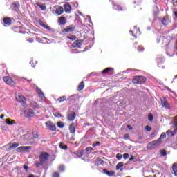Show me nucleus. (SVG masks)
Returning a JSON list of instances; mask_svg holds the SVG:
<instances>
[{"label": "nucleus", "mask_w": 177, "mask_h": 177, "mask_svg": "<svg viewBox=\"0 0 177 177\" xmlns=\"http://www.w3.org/2000/svg\"><path fill=\"white\" fill-rule=\"evenodd\" d=\"M172 169L175 176H177V165L176 164L173 165Z\"/></svg>", "instance_id": "c756f323"}, {"label": "nucleus", "mask_w": 177, "mask_h": 177, "mask_svg": "<svg viewBox=\"0 0 177 177\" xmlns=\"http://www.w3.org/2000/svg\"><path fill=\"white\" fill-rule=\"evenodd\" d=\"M24 169H25V171H26V172H28V166L24 165Z\"/></svg>", "instance_id": "603ef678"}, {"label": "nucleus", "mask_w": 177, "mask_h": 177, "mask_svg": "<svg viewBox=\"0 0 177 177\" xmlns=\"http://www.w3.org/2000/svg\"><path fill=\"white\" fill-rule=\"evenodd\" d=\"M84 155V151H78L76 152V156H77V157L81 158L82 156Z\"/></svg>", "instance_id": "473e14b6"}, {"label": "nucleus", "mask_w": 177, "mask_h": 177, "mask_svg": "<svg viewBox=\"0 0 177 177\" xmlns=\"http://www.w3.org/2000/svg\"><path fill=\"white\" fill-rule=\"evenodd\" d=\"M135 158H133V156H131V158H129V161H132V160H134Z\"/></svg>", "instance_id": "e2e57ef3"}, {"label": "nucleus", "mask_w": 177, "mask_h": 177, "mask_svg": "<svg viewBox=\"0 0 177 177\" xmlns=\"http://www.w3.org/2000/svg\"><path fill=\"white\" fill-rule=\"evenodd\" d=\"M59 171H60V172H63L64 171V165H60L59 167Z\"/></svg>", "instance_id": "37998d69"}, {"label": "nucleus", "mask_w": 177, "mask_h": 177, "mask_svg": "<svg viewBox=\"0 0 177 177\" xmlns=\"http://www.w3.org/2000/svg\"><path fill=\"white\" fill-rule=\"evenodd\" d=\"M59 24H61L62 26H64V24H66V17H61L59 19Z\"/></svg>", "instance_id": "b1692460"}, {"label": "nucleus", "mask_w": 177, "mask_h": 177, "mask_svg": "<svg viewBox=\"0 0 177 177\" xmlns=\"http://www.w3.org/2000/svg\"><path fill=\"white\" fill-rule=\"evenodd\" d=\"M46 127L50 129V131H56V126L51 121L46 122Z\"/></svg>", "instance_id": "1a4fd4ad"}, {"label": "nucleus", "mask_w": 177, "mask_h": 177, "mask_svg": "<svg viewBox=\"0 0 177 177\" xmlns=\"http://www.w3.org/2000/svg\"><path fill=\"white\" fill-rule=\"evenodd\" d=\"M157 63H158V67H161V66H160V61L158 59H157Z\"/></svg>", "instance_id": "bf43d9fd"}, {"label": "nucleus", "mask_w": 177, "mask_h": 177, "mask_svg": "<svg viewBox=\"0 0 177 177\" xmlns=\"http://www.w3.org/2000/svg\"><path fill=\"white\" fill-rule=\"evenodd\" d=\"M59 176L60 175L57 172H55L53 174V177H59Z\"/></svg>", "instance_id": "3c124183"}, {"label": "nucleus", "mask_w": 177, "mask_h": 177, "mask_svg": "<svg viewBox=\"0 0 177 177\" xmlns=\"http://www.w3.org/2000/svg\"><path fill=\"white\" fill-rule=\"evenodd\" d=\"M24 114L27 117V118H32V117H35V111L31 109H26L24 111Z\"/></svg>", "instance_id": "20e7f679"}, {"label": "nucleus", "mask_w": 177, "mask_h": 177, "mask_svg": "<svg viewBox=\"0 0 177 177\" xmlns=\"http://www.w3.org/2000/svg\"><path fill=\"white\" fill-rule=\"evenodd\" d=\"M162 107H165V109H170L169 104H168V102H167L166 100H163L162 101Z\"/></svg>", "instance_id": "4be33fe9"}, {"label": "nucleus", "mask_w": 177, "mask_h": 177, "mask_svg": "<svg viewBox=\"0 0 177 177\" xmlns=\"http://www.w3.org/2000/svg\"><path fill=\"white\" fill-rule=\"evenodd\" d=\"M116 158H117V160H118V161H120V160H121L122 158V154H121V153L116 154Z\"/></svg>", "instance_id": "ea45409f"}, {"label": "nucleus", "mask_w": 177, "mask_h": 177, "mask_svg": "<svg viewBox=\"0 0 177 177\" xmlns=\"http://www.w3.org/2000/svg\"><path fill=\"white\" fill-rule=\"evenodd\" d=\"M127 128H128V129H132V126L128 125V126H127Z\"/></svg>", "instance_id": "680f3d73"}, {"label": "nucleus", "mask_w": 177, "mask_h": 177, "mask_svg": "<svg viewBox=\"0 0 177 177\" xmlns=\"http://www.w3.org/2000/svg\"><path fill=\"white\" fill-rule=\"evenodd\" d=\"M64 12V8L62 6H59L55 10V15H57V16H60V15H63Z\"/></svg>", "instance_id": "ddd939ff"}, {"label": "nucleus", "mask_w": 177, "mask_h": 177, "mask_svg": "<svg viewBox=\"0 0 177 177\" xmlns=\"http://www.w3.org/2000/svg\"><path fill=\"white\" fill-rule=\"evenodd\" d=\"M6 124H7V125H13V124H16V122L11 119H7L6 120Z\"/></svg>", "instance_id": "bb28decb"}, {"label": "nucleus", "mask_w": 177, "mask_h": 177, "mask_svg": "<svg viewBox=\"0 0 177 177\" xmlns=\"http://www.w3.org/2000/svg\"><path fill=\"white\" fill-rule=\"evenodd\" d=\"M16 150L19 153H24V149H23V146L17 148Z\"/></svg>", "instance_id": "4c0bfd02"}, {"label": "nucleus", "mask_w": 177, "mask_h": 177, "mask_svg": "<svg viewBox=\"0 0 177 177\" xmlns=\"http://www.w3.org/2000/svg\"><path fill=\"white\" fill-rule=\"evenodd\" d=\"M161 142L159 139L152 141L149 143L148 146L150 147H158L161 145Z\"/></svg>", "instance_id": "6e6552de"}, {"label": "nucleus", "mask_w": 177, "mask_h": 177, "mask_svg": "<svg viewBox=\"0 0 177 177\" xmlns=\"http://www.w3.org/2000/svg\"><path fill=\"white\" fill-rule=\"evenodd\" d=\"M75 117H77V115H75V112H71L67 115V119L68 121H74V120H75Z\"/></svg>", "instance_id": "f8f14e48"}, {"label": "nucleus", "mask_w": 177, "mask_h": 177, "mask_svg": "<svg viewBox=\"0 0 177 177\" xmlns=\"http://www.w3.org/2000/svg\"><path fill=\"white\" fill-rule=\"evenodd\" d=\"M58 128H64V124L63 122H58L57 124Z\"/></svg>", "instance_id": "e433bc0d"}, {"label": "nucleus", "mask_w": 177, "mask_h": 177, "mask_svg": "<svg viewBox=\"0 0 177 177\" xmlns=\"http://www.w3.org/2000/svg\"><path fill=\"white\" fill-rule=\"evenodd\" d=\"M85 88V84L84 83V81H82L78 86V91H82Z\"/></svg>", "instance_id": "cd10ccee"}, {"label": "nucleus", "mask_w": 177, "mask_h": 177, "mask_svg": "<svg viewBox=\"0 0 177 177\" xmlns=\"http://www.w3.org/2000/svg\"><path fill=\"white\" fill-rule=\"evenodd\" d=\"M153 115H148V120H149V121H153Z\"/></svg>", "instance_id": "8fccbe9b"}, {"label": "nucleus", "mask_w": 177, "mask_h": 177, "mask_svg": "<svg viewBox=\"0 0 177 177\" xmlns=\"http://www.w3.org/2000/svg\"><path fill=\"white\" fill-rule=\"evenodd\" d=\"M24 149V153H28L31 149V146H22Z\"/></svg>", "instance_id": "c85d7f7f"}, {"label": "nucleus", "mask_w": 177, "mask_h": 177, "mask_svg": "<svg viewBox=\"0 0 177 177\" xmlns=\"http://www.w3.org/2000/svg\"><path fill=\"white\" fill-rule=\"evenodd\" d=\"M71 133H75V123H72L69 127Z\"/></svg>", "instance_id": "6ab92c4d"}, {"label": "nucleus", "mask_w": 177, "mask_h": 177, "mask_svg": "<svg viewBox=\"0 0 177 177\" xmlns=\"http://www.w3.org/2000/svg\"><path fill=\"white\" fill-rule=\"evenodd\" d=\"M145 130L147 132H150V131H151V127H150V126H145Z\"/></svg>", "instance_id": "a18cd8bd"}, {"label": "nucleus", "mask_w": 177, "mask_h": 177, "mask_svg": "<svg viewBox=\"0 0 177 177\" xmlns=\"http://www.w3.org/2000/svg\"><path fill=\"white\" fill-rule=\"evenodd\" d=\"M160 41H161V39H156V42H157V44H160Z\"/></svg>", "instance_id": "13d9d810"}, {"label": "nucleus", "mask_w": 177, "mask_h": 177, "mask_svg": "<svg viewBox=\"0 0 177 177\" xmlns=\"http://www.w3.org/2000/svg\"><path fill=\"white\" fill-rule=\"evenodd\" d=\"M36 91L37 92L40 99H44L45 97L44 92H42V90L39 89L38 87H36Z\"/></svg>", "instance_id": "f3484780"}, {"label": "nucleus", "mask_w": 177, "mask_h": 177, "mask_svg": "<svg viewBox=\"0 0 177 177\" xmlns=\"http://www.w3.org/2000/svg\"><path fill=\"white\" fill-rule=\"evenodd\" d=\"M75 30L74 25H71L63 30L64 32H73Z\"/></svg>", "instance_id": "9b49d317"}, {"label": "nucleus", "mask_w": 177, "mask_h": 177, "mask_svg": "<svg viewBox=\"0 0 177 177\" xmlns=\"http://www.w3.org/2000/svg\"><path fill=\"white\" fill-rule=\"evenodd\" d=\"M122 167H124V162H120L116 165L117 171H122Z\"/></svg>", "instance_id": "5701e85b"}, {"label": "nucleus", "mask_w": 177, "mask_h": 177, "mask_svg": "<svg viewBox=\"0 0 177 177\" xmlns=\"http://www.w3.org/2000/svg\"><path fill=\"white\" fill-rule=\"evenodd\" d=\"M103 173L107 175L108 176H114L115 172L114 171H109L107 169H104Z\"/></svg>", "instance_id": "a211bd4d"}, {"label": "nucleus", "mask_w": 177, "mask_h": 177, "mask_svg": "<svg viewBox=\"0 0 177 177\" xmlns=\"http://www.w3.org/2000/svg\"><path fill=\"white\" fill-rule=\"evenodd\" d=\"M162 23L164 26H167V24H169V23H171V21L169 20V19H168V17H165L162 20Z\"/></svg>", "instance_id": "412c9836"}, {"label": "nucleus", "mask_w": 177, "mask_h": 177, "mask_svg": "<svg viewBox=\"0 0 177 177\" xmlns=\"http://www.w3.org/2000/svg\"><path fill=\"white\" fill-rule=\"evenodd\" d=\"M175 149L177 150V143L176 144Z\"/></svg>", "instance_id": "774afa93"}, {"label": "nucleus", "mask_w": 177, "mask_h": 177, "mask_svg": "<svg viewBox=\"0 0 177 177\" xmlns=\"http://www.w3.org/2000/svg\"><path fill=\"white\" fill-rule=\"evenodd\" d=\"M174 16H175V17H176V19H177V11L174 12Z\"/></svg>", "instance_id": "0e129e2a"}, {"label": "nucleus", "mask_w": 177, "mask_h": 177, "mask_svg": "<svg viewBox=\"0 0 177 177\" xmlns=\"http://www.w3.org/2000/svg\"><path fill=\"white\" fill-rule=\"evenodd\" d=\"M129 136H128V134H125V135H124V138H126V139H128Z\"/></svg>", "instance_id": "69168bd1"}, {"label": "nucleus", "mask_w": 177, "mask_h": 177, "mask_svg": "<svg viewBox=\"0 0 177 177\" xmlns=\"http://www.w3.org/2000/svg\"><path fill=\"white\" fill-rule=\"evenodd\" d=\"M138 52H143V50H145V47L140 45L138 47Z\"/></svg>", "instance_id": "58836bf2"}, {"label": "nucleus", "mask_w": 177, "mask_h": 177, "mask_svg": "<svg viewBox=\"0 0 177 177\" xmlns=\"http://www.w3.org/2000/svg\"><path fill=\"white\" fill-rule=\"evenodd\" d=\"M33 62L32 61H31V62H30V64H32V67H35V65H33Z\"/></svg>", "instance_id": "052dcab7"}, {"label": "nucleus", "mask_w": 177, "mask_h": 177, "mask_svg": "<svg viewBox=\"0 0 177 177\" xmlns=\"http://www.w3.org/2000/svg\"><path fill=\"white\" fill-rule=\"evenodd\" d=\"M28 41V42H30V44H32V42H34V40L32 39V38H29Z\"/></svg>", "instance_id": "5fc2aeb1"}, {"label": "nucleus", "mask_w": 177, "mask_h": 177, "mask_svg": "<svg viewBox=\"0 0 177 177\" xmlns=\"http://www.w3.org/2000/svg\"><path fill=\"white\" fill-rule=\"evenodd\" d=\"M174 127H176L174 131L168 130L166 132V134L167 135V136H174L175 135V133H176V131H177V115L174 118Z\"/></svg>", "instance_id": "39448f33"}, {"label": "nucleus", "mask_w": 177, "mask_h": 177, "mask_svg": "<svg viewBox=\"0 0 177 177\" xmlns=\"http://www.w3.org/2000/svg\"><path fill=\"white\" fill-rule=\"evenodd\" d=\"M129 34L134 37V38H137L140 35V30L139 28L134 26L133 30L129 31Z\"/></svg>", "instance_id": "7ed1b4c3"}, {"label": "nucleus", "mask_w": 177, "mask_h": 177, "mask_svg": "<svg viewBox=\"0 0 177 177\" xmlns=\"http://www.w3.org/2000/svg\"><path fill=\"white\" fill-rule=\"evenodd\" d=\"M54 115L55 117H57V118H60V117H62V114L59 112H57V113H54Z\"/></svg>", "instance_id": "79ce46f5"}, {"label": "nucleus", "mask_w": 177, "mask_h": 177, "mask_svg": "<svg viewBox=\"0 0 177 177\" xmlns=\"http://www.w3.org/2000/svg\"><path fill=\"white\" fill-rule=\"evenodd\" d=\"M66 96H62V97H59L58 99H57V100H58V102H59V103H62V102H64V100H66Z\"/></svg>", "instance_id": "72a5a7b5"}, {"label": "nucleus", "mask_w": 177, "mask_h": 177, "mask_svg": "<svg viewBox=\"0 0 177 177\" xmlns=\"http://www.w3.org/2000/svg\"><path fill=\"white\" fill-rule=\"evenodd\" d=\"M161 156H167V151L165 150L160 151Z\"/></svg>", "instance_id": "09e8293b"}, {"label": "nucleus", "mask_w": 177, "mask_h": 177, "mask_svg": "<svg viewBox=\"0 0 177 177\" xmlns=\"http://www.w3.org/2000/svg\"><path fill=\"white\" fill-rule=\"evenodd\" d=\"M165 138H167V134L165 133H162L160 138H158V140L161 142V140H162V139H165Z\"/></svg>", "instance_id": "2f4dec72"}, {"label": "nucleus", "mask_w": 177, "mask_h": 177, "mask_svg": "<svg viewBox=\"0 0 177 177\" xmlns=\"http://www.w3.org/2000/svg\"><path fill=\"white\" fill-rule=\"evenodd\" d=\"M81 46H82V43L81 40H77L72 44L73 48H81Z\"/></svg>", "instance_id": "4468645a"}, {"label": "nucleus", "mask_w": 177, "mask_h": 177, "mask_svg": "<svg viewBox=\"0 0 177 177\" xmlns=\"http://www.w3.org/2000/svg\"><path fill=\"white\" fill-rule=\"evenodd\" d=\"M64 9L65 13H68V14L71 13V6H70L69 4H64Z\"/></svg>", "instance_id": "2eb2a0df"}, {"label": "nucleus", "mask_w": 177, "mask_h": 177, "mask_svg": "<svg viewBox=\"0 0 177 177\" xmlns=\"http://www.w3.org/2000/svg\"><path fill=\"white\" fill-rule=\"evenodd\" d=\"M3 21L6 26H10V24H12V21L9 17L3 18Z\"/></svg>", "instance_id": "aec40b11"}, {"label": "nucleus", "mask_w": 177, "mask_h": 177, "mask_svg": "<svg viewBox=\"0 0 177 177\" xmlns=\"http://www.w3.org/2000/svg\"><path fill=\"white\" fill-rule=\"evenodd\" d=\"M92 150H93V148L91 147H88L86 148V154H89V153H91L92 151Z\"/></svg>", "instance_id": "f704fd0d"}, {"label": "nucleus", "mask_w": 177, "mask_h": 177, "mask_svg": "<svg viewBox=\"0 0 177 177\" xmlns=\"http://www.w3.org/2000/svg\"><path fill=\"white\" fill-rule=\"evenodd\" d=\"M19 8H20V3L16 1L12 3V9L15 10V12H18Z\"/></svg>", "instance_id": "dca6fc26"}, {"label": "nucleus", "mask_w": 177, "mask_h": 177, "mask_svg": "<svg viewBox=\"0 0 177 177\" xmlns=\"http://www.w3.org/2000/svg\"><path fill=\"white\" fill-rule=\"evenodd\" d=\"M86 17H87V19H88V21L89 23H92V19H91V16L86 15Z\"/></svg>", "instance_id": "864d4df0"}, {"label": "nucleus", "mask_w": 177, "mask_h": 177, "mask_svg": "<svg viewBox=\"0 0 177 177\" xmlns=\"http://www.w3.org/2000/svg\"><path fill=\"white\" fill-rule=\"evenodd\" d=\"M100 145V142H96L93 143L92 146H93V147H96V146H99Z\"/></svg>", "instance_id": "de8ad7c7"}, {"label": "nucleus", "mask_w": 177, "mask_h": 177, "mask_svg": "<svg viewBox=\"0 0 177 177\" xmlns=\"http://www.w3.org/2000/svg\"><path fill=\"white\" fill-rule=\"evenodd\" d=\"M33 135H34V136H33V138H32V139H38V138H39V136H38V133H37L36 131H35V132L33 133Z\"/></svg>", "instance_id": "a19ab883"}, {"label": "nucleus", "mask_w": 177, "mask_h": 177, "mask_svg": "<svg viewBox=\"0 0 177 177\" xmlns=\"http://www.w3.org/2000/svg\"><path fill=\"white\" fill-rule=\"evenodd\" d=\"M59 147L60 149H62V150H67V145L63 142H60Z\"/></svg>", "instance_id": "7c9ffc66"}, {"label": "nucleus", "mask_w": 177, "mask_h": 177, "mask_svg": "<svg viewBox=\"0 0 177 177\" xmlns=\"http://www.w3.org/2000/svg\"><path fill=\"white\" fill-rule=\"evenodd\" d=\"M39 24L41 26L44 27V28H46V30H48V31H53V28H50V26L45 25L44 21L42 20L39 19Z\"/></svg>", "instance_id": "9d476101"}, {"label": "nucleus", "mask_w": 177, "mask_h": 177, "mask_svg": "<svg viewBox=\"0 0 177 177\" xmlns=\"http://www.w3.org/2000/svg\"><path fill=\"white\" fill-rule=\"evenodd\" d=\"M3 117H5V115L3 114L1 115L0 118H3Z\"/></svg>", "instance_id": "338daca9"}, {"label": "nucleus", "mask_w": 177, "mask_h": 177, "mask_svg": "<svg viewBox=\"0 0 177 177\" xmlns=\"http://www.w3.org/2000/svg\"><path fill=\"white\" fill-rule=\"evenodd\" d=\"M15 97L16 100H18L19 102H20V103H21L22 106L24 107H27V100L26 99V97H23V95L17 93H15Z\"/></svg>", "instance_id": "f257e3e1"}, {"label": "nucleus", "mask_w": 177, "mask_h": 177, "mask_svg": "<svg viewBox=\"0 0 177 177\" xmlns=\"http://www.w3.org/2000/svg\"><path fill=\"white\" fill-rule=\"evenodd\" d=\"M111 70H113V68H106L104 71H102V73L106 74V73H109V71H111Z\"/></svg>", "instance_id": "c9c22d12"}, {"label": "nucleus", "mask_w": 177, "mask_h": 177, "mask_svg": "<svg viewBox=\"0 0 177 177\" xmlns=\"http://www.w3.org/2000/svg\"><path fill=\"white\" fill-rule=\"evenodd\" d=\"M49 160V154L46 152H43L40 155V161L41 164H45V162H48Z\"/></svg>", "instance_id": "423d86ee"}, {"label": "nucleus", "mask_w": 177, "mask_h": 177, "mask_svg": "<svg viewBox=\"0 0 177 177\" xmlns=\"http://www.w3.org/2000/svg\"><path fill=\"white\" fill-rule=\"evenodd\" d=\"M69 39H71L72 41H75V36H72L71 37H68Z\"/></svg>", "instance_id": "6e6d98bb"}, {"label": "nucleus", "mask_w": 177, "mask_h": 177, "mask_svg": "<svg viewBox=\"0 0 177 177\" xmlns=\"http://www.w3.org/2000/svg\"><path fill=\"white\" fill-rule=\"evenodd\" d=\"M133 84H144V82H146V77L145 76H136L133 79Z\"/></svg>", "instance_id": "f03ea898"}, {"label": "nucleus", "mask_w": 177, "mask_h": 177, "mask_svg": "<svg viewBox=\"0 0 177 177\" xmlns=\"http://www.w3.org/2000/svg\"><path fill=\"white\" fill-rule=\"evenodd\" d=\"M18 146H19V143L14 142L12 143V145L10 146V147L8 148V150H14V149H16V147H18Z\"/></svg>", "instance_id": "a878e982"}, {"label": "nucleus", "mask_w": 177, "mask_h": 177, "mask_svg": "<svg viewBox=\"0 0 177 177\" xmlns=\"http://www.w3.org/2000/svg\"><path fill=\"white\" fill-rule=\"evenodd\" d=\"M3 81L5 82V84H7V85H10L13 86V85H15V81L12 79V77L9 76H5L3 77Z\"/></svg>", "instance_id": "0eeeda50"}, {"label": "nucleus", "mask_w": 177, "mask_h": 177, "mask_svg": "<svg viewBox=\"0 0 177 177\" xmlns=\"http://www.w3.org/2000/svg\"><path fill=\"white\" fill-rule=\"evenodd\" d=\"M44 163H42L41 162H37L35 163V165L37 167V168H38L39 167H41V165H43Z\"/></svg>", "instance_id": "49530a36"}, {"label": "nucleus", "mask_w": 177, "mask_h": 177, "mask_svg": "<svg viewBox=\"0 0 177 177\" xmlns=\"http://www.w3.org/2000/svg\"><path fill=\"white\" fill-rule=\"evenodd\" d=\"M74 96H75V95H71V96H70V97H68V100H73V99L74 98Z\"/></svg>", "instance_id": "4d7b16f0"}, {"label": "nucleus", "mask_w": 177, "mask_h": 177, "mask_svg": "<svg viewBox=\"0 0 177 177\" xmlns=\"http://www.w3.org/2000/svg\"><path fill=\"white\" fill-rule=\"evenodd\" d=\"M113 8L115 9V10H118V12L125 10L124 8H122L120 6L113 4Z\"/></svg>", "instance_id": "393cba45"}, {"label": "nucleus", "mask_w": 177, "mask_h": 177, "mask_svg": "<svg viewBox=\"0 0 177 177\" xmlns=\"http://www.w3.org/2000/svg\"><path fill=\"white\" fill-rule=\"evenodd\" d=\"M123 158L124 160H127V158H129V153H124L123 154Z\"/></svg>", "instance_id": "c03bdc74"}]
</instances>
